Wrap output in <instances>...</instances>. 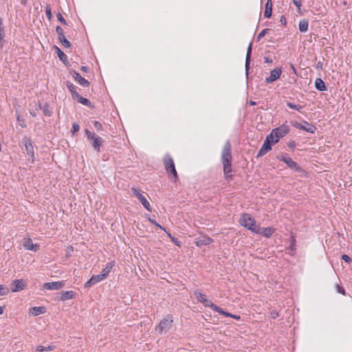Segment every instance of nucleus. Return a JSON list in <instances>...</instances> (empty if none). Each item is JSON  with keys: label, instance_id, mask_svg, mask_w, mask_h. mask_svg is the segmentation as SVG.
Instances as JSON below:
<instances>
[{"label": "nucleus", "instance_id": "obj_24", "mask_svg": "<svg viewBox=\"0 0 352 352\" xmlns=\"http://www.w3.org/2000/svg\"><path fill=\"white\" fill-rule=\"evenodd\" d=\"M274 232V229L270 227L263 228L262 230H260V233L263 236L269 238L270 237Z\"/></svg>", "mask_w": 352, "mask_h": 352}, {"label": "nucleus", "instance_id": "obj_17", "mask_svg": "<svg viewBox=\"0 0 352 352\" xmlns=\"http://www.w3.org/2000/svg\"><path fill=\"white\" fill-rule=\"evenodd\" d=\"M12 292H17L25 288V284L23 279H16L12 281Z\"/></svg>", "mask_w": 352, "mask_h": 352}, {"label": "nucleus", "instance_id": "obj_2", "mask_svg": "<svg viewBox=\"0 0 352 352\" xmlns=\"http://www.w3.org/2000/svg\"><path fill=\"white\" fill-rule=\"evenodd\" d=\"M164 169L168 175V177L173 182H177L179 179L177 172L175 168V163L173 157L166 154L162 160Z\"/></svg>", "mask_w": 352, "mask_h": 352}, {"label": "nucleus", "instance_id": "obj_35", "mask_svg": "<svg viewBox=\"0 0 352 352\" xmlns=\"http://www.w3.org/2000/svg\"><path fill=\"white\" fill-rule=\"evenodd\" d=\"M56 31L58 36V38H63V36H65L63 29L60 26H57L56 28Z\"/></svg>", "mask_w": 352, "mask_h": 352}, {"label": "nucleus", "instance_id": "obj_48", "mask_svg": "<svg viewBox=\"0 0 352 352\" xmlns=\"http://www.w3.org/2000/svg\"><path fill=\"white\" fill-rule=\"evenodd\" d=\"M293 3L298 8V10H300V7H301V1L300 0H293Z\"/></svg>", "mask_w": 352, "mask_h": 352}, {"label": "nucleus", "instance_id": "obj_36", "mask_svg": "<svg viewBox=\"0 0 352 352\" xmlns=\"http://www.w3.org/2000/svg\"><path fill=\"white\" fill-rule=\"evenodd\" d=\"M45 13L48 20H51L52 18V14L51 10V6L47 5L45 8Z\"/></svg>", "mask_w": 352, "mask_h": 352}, {"label": "nucleus", "instance_id": "obj_5", "mask_svg": "<svg viewBox=\"0 0 352 352\" xmlns=\"http://www.w3.org/2000/svg\"><path fill=\"white\" fill-rule=\"evenodd\" d=\"M173 322V317L170 314L166 315L164 318L160 322L158 325L156 327L155 330L159 333H162L164 331L169 330Z\"/></svg>", "mask_w": 352, "mask_h": 352}, {"label": "nucleus", "instance_id": "obj_39", "mask_svg": "<svg viewBox=\"0 0 352 352\" xmlns=\"http://www.w3.org/2000/svg\"><path fill=\"white\" fill-rule=\"evenodd\" d=\"M9 292V289L7 287H5L4 286L0 285V295L4 296L8 294Z\"/></svg>", "mask_w": 352, "mask_h": 352}, {"label": "nucleus", "instance_id": "obj_22", "mask_svg": "<svg viewBox=\"0 0 352 352\" xmlns=\"http://www.w3.org/2000/svg\"><path fill=\"white\" fill-rule=\"evenodd\" d=\"M45 312V307H34L30 309V314L33 316H38Z\"/></svg>", "mask_w": 352, "mask_h": 352}, {"label": "nucleus", "instance_id": "obj_34", "mask_svg": "<svg viewBox=\"0 0 352 352\" xmlns=\"http://www.w3.org/2000/svg\"><path fill=\"white\" fill-rule=\"evenodd\" d=\"M58 40L60 41V42L62 43V45L65 47V48H69L71 47V43L66 38L65 36H63V38H58Z\"/></svg>", "mask_w": 352, "mask_h": 352}, {"label": "nucleus", "instance_id": "obj_11", "mask_svg": "<svg viewBox=\"0 0 352 352\" xmlns=\"http://www.w3.org/2000/svg\"><path fill=\"white\" fill-rule=\"evenodd\" d=\"M69 73L70 75L74 78V80L81 86L85 87H88L89 86L90 82L87 80L82 77L79 73L76 72L74 70L70 71Z\"/></svg>", "mask_w": 352, "mask_h": 352}, {"label": "nucleus", "instance_id": "obj_4", "mask_svg": "<svg viewBox=\"0 0 352 352\" xmlns=\"http://www.w3.org/2000/svg\"><path fill=\"white\" fill-rule=\"evenodd\" d=\"M289 131V128L286 124H282L280 126L272 129L271 133L268 135L272 138L273 144L277 143L280 138L286 135Z\"/></svg>", "mask_w": 352, "mask_h": 352}, {"label": "nucleus", "instance_id": "obj_33", "mask_svg": "<svg viewBox=\"0 0 352 352\" xmlns=\"http://www.w3.org/2000/svg\"><path fill=\"white\" fill-rule=\"evenodd\" d=\"M57 54L60 60L65 62L67 60V56L58 47H56Z\"/></svg>", "mask_w": 352, "mask_h": 352}, {"label": "nucleus", "instance_id": "obj_16", "mask_svg": "<svg viewBox=\"0 0 352 352\" xmlns=\"http://www.w3.org/2000/svg\"><path fill=\"white\" fill-rule=\"evenodd\" d=\"M306 126H303L300 124L296 123L294 126L300 129L304 130L311 133H314L316 129V126L308 123L307 122H305Z\"/></svg>", "mask_w": 352, "mask_h": 352}, {"label": "nucleus", "instance_id": "obj_30", "mask_svg": "<svg viewBox=\"0 0 352 352\" xmlns=\"http://www.w3.org/2000/svg\"><path fill=\"white\" fill-rule=\"evenodd\" d=\"M55 348V346L54 345H50L47 347L43 346H38L36 349V352H43V351H52Z\"/></svg>", "mask_w": 352, "mask_h": 352}, {"label": "nucleus", "instance_id": "obj_1", "mask_svg": "<svg viewBox=\"0 0 352 352\" xmlns=\"http://www.w3.org/2000/svg\"><path fill=\"white\" fill-rule=\"evenodd\" d=\"M221 162L223 168V174L227 181H231L233 179L232 169V146L229 141H227L221 153Z\"/></svg>", "mask_w": 352, "mask_h": 352}, {"label": "nucleus", "instance_id": "obj_40", "mask_svg": "<svg viewBox=\"0 0 352 352\" xmlns=\"http://www.w3.org/2000/svg\"><path fill=\"white\" fill-rule=\"evenodd\" d=\"M148 221L153 223V225H155V226L160 228L161 230H164V231H166L164 228L162 227V226H160L155 219H153L151 218H148Z\"/></svg>", "mask_w": 352, "mask_h": 352}, {"label": "nucleus", "instance_id": "obj_38", "mask_svg": "<svg viewBox=\"0 0 352 352\" xmlns=\"http://www.w3.org/2000/svg\"><path fill=\"white\" fill-rule=\"evenodd\" d=\"M270 30V29L269 28H265L264 30H263L257 36V41H259L262 37H263Z\"/></svg>", "mask_w": 352, "mask_h": 352}, {"label": "nucleus", "instance_id": "obj_63", "mask_svg": "<svg viewBox=\"0 0 352 352\" xmlns=\"http://www.w3.org/2000/svg\"><path fill=\"white\" fill-rule=\"evenodd\" d=\"M280 21H281V22H285V23H286L285 18H284L283 16H282Z\"/></svg>", "mask_w": 352, "mask_h": 352}, {"label": "nucleus", "instance_id": "obj_23", "mask_svg": "<svg viewBox=\"0 0 352 352\" xmlns=\"http://www.w3.org/2000/svg\"><path fill=\"white\" fill-rule=\"evenodd\" d=\"M315 87L318 91H326L327 87L321 78H316L315 81Z\"/></svg>", "mask_w": 352, "mask_h": 352}, {"label": "nucleus", "instance_id": "obj_53", "mask_svg": "<svg viewBox=\"0 0 352 352\" xmlns=\"http://www.w3.org/2000/svg\"><path fill=\"white\" fill-rule=\"evenodd\" d=\"M172 241H173V242H174V243L175 245H177V246H179V241L177 239L172 238Z\"/></svg>", "mask_w": 352, "mask_h": 352}, {"label": "nucleus", "instance_id": "obj_44", "mask_svg": "<svg viewBox=\"0 0 352 352\" xmlns=\"http://www.w3.org/2000/svg\"><path fill=\"white\" fill-rule=\"evenodd\" d=\"M109 273V270L104 268L100 273V276L103 277L104 279L108 276Z\"/></svg>", "mask_w": 352, "mask_h": 352}, {"label": "nucleus", "instance_id": "obj_13", "mask_svg": "<svg viewBox=\"0 0 352 352\" xmlns=\"http://www.w3.org/2000/svg\"><path fill=\"white\" fill-rule=\"evenodd\" d=\"M195 295L197 299V300L204 305L205 307H208L212 309V305H214L213 302H212L210 300H208L206 298V296L199 292V291H195Z\"/></svg>", "mask_w": 352, "mask_h": 352}, {"label": "nucleus", "instance_id": "obj_18", "mask_svg": "<svg viewBox=\"0 0 352 352\" xmlns=\"http://www.w3.org/2000/svg\"><path fill=\"white\" fill-rule=\"evenodd\" d=\"M104 279L103 277L100 276V274L93 275L91 278L87 281L85 284V287H90L92 285L96 284L97 283L102 280Z\"/></svg>", "mask_w": 352, "mask_h": 352}, {"label": "nucleus", "instance_id": "obj_28", "mask_svg": "<svg viewBox=\"0 0 352 352\" xmlns=\"http://www.w3.org/2000/svg\"><path fill=\"white\" fill-rule=\"evenodd\" d=\"M212 309L219 313L220 314L223 315V316H225L226 317H230L232 316V314L230 313H228L227 311H225L224 310H223L221 308H220L219 307H218L217 305H212Z\"/></svg>", "mask_w": 352, "mask_h": 352}, {"label": "nucleus", "instance_id": "obj_64", "mask_svg": "<svg viewBox=\"0 0 352 352\" xmlns=\"http://www.w3.org/2000/svg\"><path fill=\"white\" fill-rule=\"evenodd\" d=\"M168 236L171 239H172V238H173V237L172 236V235H171L170 233H168Z\"/></svg>", "mask_w": 352, "mask_h": 352}, {"label": "nucleus", "instance_id": "obj_42", "mask_svg": "<svg viewBox=\"0 0 352 352\" xmlns=\"http://www.w3.org/2000/svg\"><path fill=\"white\" fill-rule=\"evenodd\" d=\"M79 129H80L79 124L78 123H76V122L73 123V124H72V133H74L78 131Z\"/></svg>", "mask_w": 352, "mask_h": 352}, {"label": "nucleus", "instance_id": "obj_27", "mask_svg": "<svg viewBox=\"0 0 352 352\" xmlns=\"http://www.w3.org/2000/svg\"><path fill=\"white\" fill-rule=\"evenodd\" d=\"M299 30L302 32H305L308 30L309 23L306 19L300 21L299 22Z\"/></svg>", "mask_w": 352, "mask_h": 352}, {"label": "nucleus", "instance_id": "obj_3", "mask_svg": "<svg viewBox=\"0 0 352 352\" xmlns=\"http://www.w3.org/2000/svg\"><path fill=\"white\" fill-rule=\"evenodd\" d=\"M239 222L241 226L245 227L252 232L256 234L260 233V228L257 226L254 219L252 218L250 214H242Z\"/></svg>", "mask_w": 352, "mask_h": 352}, {"label": "nucleus", "instance_id": "obj_61", "mask_svg": "<svg viewBox=\"0 0 352 352\" xmlns=\"http://www.w3.org/2000/svg\"><path fill=\"white\" fill-rule=\"evenodd\" d=\"M3 308L2 307H0V315L3 314Z\"/></svg>", "mask_w": 352, "mask_h": 352}, {"label": "nucleus", "instance_id": "obj_31", "mask_svg": "<svg viewBox=\"0 0 352 352\" xmlns=\"http://www.w3.org/2000/svg\"><path fill=\"white\" fill-rule=\"evenodd\" d=\"M287 106L292 109H295L298 111H301V109H302V107L299 104H294L291 102H287Z\"/></svg>", "mask_w": 352, "mask_h": 352}, {"label": "nucleus", "instance_id": "obj_9", "mask_svg": "<svg viewBox=\"0 0 352 352\" xmlns=\"http://www.w3.org/2000/svg\"><path fill=\"white\" fill-rule=\"evenodd\" d=\"M131 190L133 195L140 200L143 206L149 212L151 211L150 203L147 201L146 197L135 188H132Z\"/></svg>", "mask_w": 352, "mask_h": 352}, {"label": "nucleus", "instance_id": "obj_58", "mask_svg": "<svg viewBox=\"0 0 352 352\" xmlns=\"http://www.w3.org/2000/svg\"><path fill=\"white\" fill-rule=\"evenodd\" d=\"M21 3L22 5L25 6L27 3V0H21Z\"/></svg>", "mask_w": 352, "mask_h": 352}, {"label": "nucleus", "instance_id": "obj_59", "mask_svg": "<svg viewBox=\"0 0 352 352\" xmlns=\"http://www.w3.org/2000/svg\"><path fill=\"white\" fill-rule=\"evenodd\" d=\"M44 113H45V115H47V116H50V113H49V111H48L47 110H45V111H44Z\"/></svg>", "mask_w": 352, "mask_h": 352}, {"label": "nucleus", "instance_id": "obj_32", "mask_svg": "<svg viewBox=\"0 0 352 352\" xmlns=\"http://www.w3.org/2000/svg\"><path fill=\"white\" fill-rule=\"evenodd\" d=\"M17 121L19 122V124L22 128H25L27 126L26 121L25 118L21 117L19 114H17L16 116Z\"/></svg>", "mask_w": 352, "mask_h": 352}, {"label": "nucleus", "instance_id": "obj_10", "mask_svg": "<svg viewBox=\"0 0 352 352\" xmlns=\"http://www.w3.org/2000/svg\"><path fill=\"white\" fill-rule=\"evenodd\" d=\"M272 138L270 136H267L265 140L264 141V143L263 144L261 148H260L259 151L258 152L256 155V157H260L261 156H263L265 155L267 152L271 151L272 146Z\"/></svg>", "mask_w": 352, "mask_h": 352}, {"label": "nucleus", "instance_id": "obj_41", "mask_svg": "<svg viewBox=\"0 0 352 352\" xmlns=\"http://www.w3.org/2000/svg\"><path fill=\"white\" fill-rule=\"evenodd\" d=\"M58 21H59L62 24L66 25L67 22L63 15L60 13L57 14L56 15Z\"/></svg>", "mask_w": 352, "mask_h": 352}, {"label": "nucleus", "instance_id": "obj_51", "mask_svg": "<svg viewBox=\"0 0 352 352\" xmlns=\"http://www.w3.org/2000/svg\"><path fill=\"white\" fill-rule=\"evenodd\" d=\"M80 70L82 71L83 72L87 73V72H89V68L87 67H86V66H82L80 67Z\"/></svg>", "mask_w": 352, "mask_h": 352}, {"label": "nucleus", "instance_id": "obj_12", "mask_svg": "<svg viewBox=\"0 0 352 352\" xmlns=\"http://www.w3.org/2000/svg\"><path fill=\"white\" fill-rule=\"evenodd\" d=\"M282 74V69L280 67H277L272 69L270 72V75L265 78V82L267 83H271L278 78H280V75Z\"/></svg>", "mask_w": 352, "mask_h": 352}, {"label": "nucleus", "instance_id": "obj_54", "mask_svg": "<svg viewBox=\"0 0 352 352\" xmlns=\"http://www.w3.org/2000/svg\"><path fill=\"white\" fill-rule=\"evenodd\" d=\"M230 318H234L236 320H240L241 319V316H240L234 315V314H232V316H230Z\"/></svg>", "mask_w": 352, "mask_h": 352}, {"label": "nucleus", "instance_id": "obj_46", "mask_svg": "<svg viewBox=\"0 0 352 352\" xmlns=\"http://www.w3.org/2000/svg\"><path fill=\"white\" fill-rule=\"evenodd\" d=\"M342 259L348 263H350L351 262V258L346 254H343L342 256Z\"/></svg>", "mask_w": 352, "mask_h": 352}, {"label": "nucleus", "instance_id": "obj_15", "mask_svg": "<svg viewBox=\"0 0 352 352\" xmlns=\"http://www.w3.org/2000/svg\"><path fill=\"white\" fill-rule=\"evenodd\" d=\"M213 240L208 236H201L196 239L195 244L198 247L210 245Z\"/></svg>", "mask_w": 352, "mask_h": 352}, {"label": "nucleus", "instance_id": "obj_6", "mask_svg": "<svg viewBox=\"0 0 352 352\" xmlns=\"http://www.w3.org/2000/svg\"><path fill=\"white\" fill-rule=\"evenodd\" d=\"M85 133L87 140L91 142L94 148L99 152L100 147L103 142L102 139L87 129L85 130Z\"/></svg>", "mask_w": 352, "mask_h": 352}, {"label": "nucleus", "instance_id": "obj_52", "mask_svg": "<svg viewBox=\"0 0 352 352\" xmlns=\"http://www.w3.org/2000/svg\"><path fill=\"white\" fill-rule=\"evenodd\" d=\"M288 146H289V147L294 148L296 146V143H295V142L293 141L292 142H289Z\"/></svg>", "mask_w": 352, "mask_h": 352}, {"label": "nucleus", "instance_id": "obj_8", "mask_svg": "<svg viewBox=\"0 0 352 352\" xmlns=\"http://www.w3.org/2000/svg\"><path fill=\"white\" fill-rule=\"evenodd\" d=\"M277 159L286 163L288 167H289L291 169L297 172L301 171V168L299 166V165L293 161V160L287 155L277 156Z\"/></svg>", "mask_w": 352, "mask_h": 352}, {"label": "nucleus", "instance_id": "obj_57", "mask_svg": "<svg viewBox=\"0 0 352 352\" xmlns=\"http://www.w3.org/2000/svg\"><path fill=\"white\" fill-rule=\"evenodd\" d=\"M249 103H250V104L251 106H254V105H256V102L252 101V100H250Z\"/></svg>", "mask_w": 352, "mask_h": 352}, {"label": "nucleus", "instance_id": "obj_50", "mask_svg": "<svg viewBox=\"0 0 352 352\" xmlns=\"http://www.w3.org/2000/svg\"><path fill=\"white\" fill-rule=\"evenodd\" d=\"M264 60H265V63H272V62H273L272 59H271L270 57H267V56H265L264 58Z\"/></svg>", "mask_w": 352, "mask_h": 352}, {"label": "nucleus", "instance_id": "obj_60", "mask_svg": "<svg viewBox=\"0 0 352 352\" xmlns=\"http://www.w3.org/2000/svg\"><path fill=\"white\" fill-rule=\"evenodd\" d=\"M30 114L32 116H36V113L34 111H30Z\"/></svg>", "mask_w": 352, "mask_h": 352}, {"label": "nucleus", "instance_id": "obj_7", "mask_svg": "<svg viewBox=\"0 0 352 352\" xmlns=\"http://www.w3.org/2000/svg\"><path fill=\"white\" fill-rule=\"evenodd\" d=\"M23 142L25 146V151L27 155L29 156L31 162L33 163L34 162V149L33 143L30 138L24 137L23 139Z\"/></svg>", "mask_w": 352, "mask_h": 352}, {"label": "nucleus", "instance_id": "obj_29", "mask_svg": "<svg viewBox=\"0 0 352 352\" xmlns=\"http://www.w3.org/2000/svg\"><path fill=\"white\" fill-rule=\"evenodd\" d=\"M74 100H77L78 102H80L84 105H86L87 107H91V104L90 101L88 99L83 98L80 94H78V96L74 98Z\"/></svg>", "mask_w": 352, "mask_h": 352}, {"label": "nucleus", "instance_id": "obj_43", "mask_svg": "<svg viewBox=\"0 0 352 352\" xmlns=\"http://www.w3.org/2000/svg\"><path fill=\"white\" fill-rule=\"evenodd\" d=\"M270 317H271L272 318H273V319H275V318H278V317L279 316V314H278V312L277 311H276V310H273V311H272L270 313Z\"/></svg>", "mask_w": 352, "mask_h": 352}, {"label": "nucleus", "instance_id": "obj_49", "mask_svg": "<svg viewBox=\"0 0 352 352\" xmlns=\"http://www.w3.org/2000/svg\"><path fill=\"white\" fill-rule=\"evenodd\" d=\"M114 266V261L113 262H109V263H107V265H106V269L107 270H109V272H110V270L112 269V267Z\"/></svg>", "mask_w": 352, "mask_h": 352}, {"label": "nucleus", "instance_id": "obj_55", "mask_svg": "<svg viewBox=\"0 0 352 352\" xmlns=\"http://www.w3.org/2000/svg\"><path fill=\"white\" fill-rule=\"evenodd\" d=\"M290 67H291L292 69L293 70L294 73L296 74V69L295 67L294 66V65L291 64Z\"/></svg>", "mask_w": 352, "mask_h": 352}, {"label": "nucleus", "instance_id": "obj_19", "mask_svg": "<svg viewBox=\"0 0 352 352\" xmlns=\"http://www.w3.org/2000/svg\"><path fill=\"white\" fill-rule=\"evenodd\" d=\"M252 43H250L248 50L246 53V58H245V70L246 72H248L249 68H250V64L251 61V54H252Z\"/></svg>", "mask_w": 352, "mask_h": 352}, {"label": "nucleus", "instance_id": "obj_47", "mask_svg": "<svg viewBox=\"0 0 352 352\" xmlns=\"http://www.w3.org/2000/svg\"><path fill=\"white\" fill-rule=\"evenodd\" d=\"M336 287L338 293L345 295V290L342 286L338 285Z\"/></svg>", "mask_w": 352, "mask_h": 352}, {"label": "nucleus", "instance_id": "obj_37", "mask_svg": "<svg viewBox=\"0 0 352 352\" xmlns=\"http://www.w3.org/2000/svg\"><path fill=\"white\" fill-rule=\"evenodd\" d=\"M93 124H94V126L95 129H96V131L98 132L102 131L103 130V126H102V124L100 122H98V121H94Z\"/></svg>", "mask_w": 352, "mask_h": 352}, {"label": "nucleus", "instance_id": "obj_14", "mask_svg": "<svg viewBox=\"0 0 352 352\" xmlns=\"http://www.w3.org/2000/svg\"><path fill=\"white\" fill-rule=\"evenodd\" d=\"M64 286L62 281L46 283L43 285V288L48 290H58Z\"/></svg>", "mask_w": 352, "mask_h": 352}, {"label": "nucleus", "instance_id": "obj_26", "mask_svg": "<svg viewBox=\"0 0 352 352\" xmlns=\"http://www.w3.org/2000/svg\"><path fill=\"white\" fill-rule=\"evenodd\" d=\"M67 87L68 89L70 91L72 98L74 99L76 97L78 96V93L76 91V87L73 85L72 82H67Z\"/></svg>", "mask_w": 352, "mask_h": 352}, {"label": "nucleus", "instance_id": "obj_56", "mask_svg": "<svg viewBox=\"0 0 352 352\" xmlns=\"http://www.w3.org/2000/svg\"><path fill=\"white\" fill-rule=\"evenodd\" d=\"M322 63L321 62H318L317 64V68H322Z\"/></svg>", "mask_w": 352, "mask_h": 352}, {"label": "nucleus", "instance_id": "obj_21", "mask_svg": "<svg viewBox=\"0 0 352 352\" xmlns=\"http://www.w3.org/2000/svg\"><path fill=\"white\" fill-rule=\"evenodd\" d=\"M272 0H267L265 3V9L264 12V16L266 18H270L272 13Z\"/></svg>", "mask_w": 352, "mask_h": 352}, {"label": "nucleus", "instance_id": "obj_20", "mask_svg": "<svg viewBox=\"0 0 352 352\" xmlns=\"http://www.w3.org/2000/svg\"><path fill=\"white\" fill-rule=\"evenodd\" d=\"M60 294V299L64 301L74 298L76 296V292L74 291H63Z\"/></svg>", "mask_w": 352, "mask_h": 352}, {"label": "nucleus", "instance_id": "obj_62", "mask_svg": "<svg viewBox=\"0 0 352 352\" xmlns=\"http://www.w3.org/2000/svg\"><path fill=\"white\" fill-rule=\"evenodd\" d=\"M280 21H281V22H285V23H286L285 18H284L283 16H282Z\"/></svg>", "mask_w": 352, "mask_h": 352}, {"label": "nucleus", "instance_id": "obj_45", "mask_svg": "<svg viewBox=\"0 0 352 352\" xmlns=\"http://www.w3.org/2000/svg\"><path fill=\"white\" fill-rule=\"evenodd\" d=\"M291 239H292V243H291V245L289 247L290 250L292 251H295L296 250V248H295V239L293 236H291Z\"/></svg>", "mask_w": 352, "mask_h": 352}, {"label": "nucleus", "instance_id": "obj_25", "mask_svg": "<svg viewBox=\"0 0 352 352\" xmlns=\"http://www.w3.org/2000/svg\"><path fill=\"white\" fill-rule=\"evenodd\" d=\"M23 246L29 250H33L36 251L38 248V245L36 244L32 243V241L31 239H28V241H25L23 244Z\"/></svg>", "mask_w": 352, "mask_h": 352}]
</instances>
